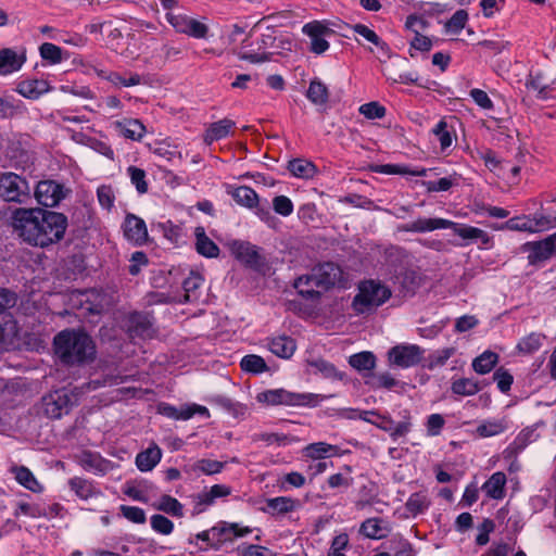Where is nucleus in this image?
Segmentation results:
<instances>
[{"instance_id":"obj_1","label":"nucleus","mask_w":556,"mask_h":556,"mask_svg":"<svg viewBox=\"0 0 556 556\" xmlns=\"http://www.w3.org/2000/svg\"><path fill=\"white\" fill-rule=\"evenodd\" d=\"M67 226L66 217L58 212L39 207L16 208L12 227L17 236L30 245L48 247L60 241Z\"/></svg>"},{"instance_id":"obj_2","label":"nucleus","mask_w":556,"mask_h":556,"mask_svg":"<svg viewBox=\"0 0 556 556\" xmlns=\"http://www.w3.org/2000/svg\"><path fill=\"white\" fill-rule=\"evenodd\" d=\"M56 355L65 363L84 362L94 355V345L85 332L65 330L54 339Z\"/></svg>"},{"instance_id":"obj_3","label":"nucleus","mask_w":556,"mask_h":556,"mask_svg":"<svg viewBox=\"0 0 556 556\" xmlns=\"http://www.w3.org/2000/svg\"><path fill=\"white\" fill-rule=\"evenodd\" d=\"M392 295V291L386 283L369 279L359 283L358 292L353 300V308L359 314L375 312L383 305Z\"/></svg>"},{"instance_id":"obj_4","label":"nucleus","mask_w":556,"mask_h":556,"mask_svg":"<svg viewBox=\"0 0 556 556\" xmlns=\"http://www.w3.org/2000/svg\"><path fill=\"white\" fill-rule=\"evenodd\" d=\"M338 276L339 269L333 264H324L314 269L309 276L300 277L294 287L302 295L313 298L320 292L319 289L326 290L333 286Z\"/></svg>"},{"instance_id":"obj_5","label":"nucleus","mask_w":556,"mask_h":556,"mask_svg":"<svg viewBox=\"0 0 556 556\" xmlns=\"http://www.w3.org/2000/svg\"><path fill=\"white\" fill-rule=\"evenodd\" d=\"M321 396L314 393L292 392L286 389L265 390L256 395V401L268 406H315L319 403Z\"/></svg>"},{"instance_id":"obj_6","label":"nucleus","mask_w":556,"mask_h":556,"mask_svg":"<svg viewBox=\"0 0 556 556\" xmlns=\"http://www.w3.org/2000/svg\"><path fill=\"white\" fill-rule=\"evenodd\" d=\"M75 401L76 395L68 390H55L42 399L41 410L47 417L56 419L67 414Z\"/></svg>"},{"instance_id":"obj_7","label":"nucleus","mask_w":556,"mask_h":556,"mask_svg":"<svg viewBox=\"0 0 556 556\" xmlns=\"http://www.w3.org/2000/svg\"><path fill=\"white\" fill-rule=\"evenodd\" d=\"M552 226V220L549 217L543 214H534L533 216H518L508 219L506 223L502 225L493 226L495 230H514V231H525V232H540L547 230Z\"/></svg>"},{"instance_id":"obj_8","label":"nucleus","mask_w":556,"mask_h":556,"mask_svg":"<svg viewBox=\"0 0 556 556\" xmlns=\"http://www.w3.org/2000/svg\"><path fill=\"white\" fill-rule=\"evenodd\" d=\"M29 197L28 182L14 173H3L0 175V198L10 202L22 203Z\"/></svg>"},{"instance_id":"obj_9","label":"nucleus","mask_w":556,"mask_h":556,"mask_svg":"<svg viewBox=\"0 0 556 556\" xmlns=\"http://www.w3.org/2000/svg\"><path fill=\"white\" fill-rule=\"evenodd\" d=\"M424 353L425 351L416 344L402 343L389 350L388 362L391 366L409 368L422 359Z\"/></svg>"},{"instance_id":"obj_10","label":"nucleus","mask_w":556,"mask_h":556,"mask_svg":"<svg viewBox=\"0 0 556 556\" xmlns=\"http://www.w3.org/2000/svg\"><path fill=\"white\" fill-rule=\"evenodd\" d=\"M166 20L177 33L185 34L197 39H204L207 36L208 27L187 15L167 13Z\"/></svg>"},{"instance_id":"obj_11","label":"nucleus","mask_w":556,"mask_h":556,"mask_svg":"<svg viewBox=\"0 0 556 556\" xmlns=\"http://www.w3.org/2000/svg\"><path fill=\"white\" fill-rule=\"evenodd\" d=\"M67 190L54 180H42L37 184L35 198L46 207L56 206L65 197Z\"/></svg>"},{"instance_id":"obj_12","label":"nucleus","mask_w":556,"mask_h":556,"mask_svg":"<svg viewBox=\"0 0 556 556\" xmlns=\"http://www.w3.org/2000/svg\"><path fill=\"white\" fill-rule=\"evenodd\" d=\"M22 342V331L10 314H0V349H16Z\"/></svg>"},{"instance_id":"obj_13","label":"nucleus","mask_w":556,"mask_h":556,"mask_svg":"<svg viewBox=\"0 0 556 556\" xmlns=\"http://www.w3.org/2000/svg\"><path fill=\"white\" fill-rule=\"evenodd\" d=\"M26 48L0 49V76H8L18 72L26 63Z\"/></svg>"},{"instance_id":"obj_14","label":"nucleus","mask_w":556,"mask_h":556,"mask_svg":"<svg viewBox=\"0 0 556 556\" xmlns=\"http://www.w3.org/2000/svg\"><path fill=\"white\" fill-rule=\"evenodd\" d=\"M302 31L311 38L312 52L320 54L328 50L329 43L326 40V37L332 35L333 30L325 24L314 21L305 24Z\"/></svg>"},{"instance_id":"obj_15","label":"nucleus","mask_w":556,"mask_h":556,"mask_svg":"<svg viewBox=\"0 0 556 556\" xmlns=\"http://www.w3.org/2000/svg\"><path fill=\"white\" fill-rule=\"evenodd\" d=\"M251 532L252 529L250 527H244L237 522L218 521L213 526V536L218 548L225 542L232 541L236 538H243Z\"/></svg>"},{"instance_id":"obj_16","label":"nucleus","mask_w":556,"mask_h":556,"mask_svg":"<svg viewBox=\"0 0 556 556\" xmlns=\"http://www.w3.org/2000/svg\"><path fill=\"white\" fill-rule=\"evenodd\" d=\"M523 249L529 252V262L531 264L545 261L556 255V232L542 241L526 243Z\"/></svg>"},{"instance_id":"obj_17","label":"nucleus","mask_w":556,"mask_h":556,"mask_svg":"<svg viewBox=\"0 0 556 556\" xmlns=\"http://www.w3.org/2000/svg\"><path fill=\"white\" fill-rule=\"evenodd\" d=\"M126 239L134 244L141 245L148 240V230L144 220L134 214H127L123 224Z\"/></svg>"},{"instance_id":"obj_18","label":"nucleus","mask_w":556,"mask_h":556,"mask_svg":"<svg viewBox=\"0 0 556 556\" xmlns=\"http://www.w3.org/2000/svg\"><path fill=\"white\" fill-rule=\"evenodd\" d=\"M159 412L174 419L188 420L192 418L195 414L202 415L204 417H210L208 409L205 406L198 404H188L184 405L179 408L168 405V404H160Z\"/></svg>"},{"instance_id":"obj_19","label":"nucleus","mask_w":556,"mask_h":556,"mask_svg":"<svg viewBox=\"0 0 556 556\" xmlns=\"http://www.w3.org/2000/svg\"><path fill=\"white\" fill-rule=\"evenodd\" d=\"M301 453L306 460H323L339 456L340 448L337 445L319 441L307 444L302 448Z\"/></svg>"},{"instance_id":"obj_20","label":"nucleus","mask_w":556,"mask_h":556,"mask_svg":"<svg viewBox=\"0 0 556 556\" xmlns=\"http://www.w3.org/2000/svg\"><path fill=\"white\" fill-rule=\"evenodd\" d=\"M68 486L75 495L81 501H88L90 498L103 496L102 491L97 488L96 483L91 480L73 477L68 480Z\"/></svg>"},{"instance_id":"obj_21","label":"nucleus","mask_w":556,"mask_h":556,"mask_svg":"<svg viewBox=\"0 0 556 556\" xmlns=\"http://www.w3.org/2000/svg\"><path fill=\"white\" fill-rule=\"evenodd\" d=\"M453 226V222L444 218L419 217L408 224L403 229L408 232H428L437 229H447Z\"/></svg>"},{"instance_id":"obj_22","label":"nucleus","mask_w":556,"mask_h":556,"mask_svg":"<svg viewBox=\"0 0 556 556\" xmlns=\"http://www.w3.org/2000/svg\"><path fill=\"white\" fill-rule=\"evenodd\" d=\"M231 254L241 263L254 266L258 262V254L254 245L249 242L235 240L229 243Z\"/></svg>"},{"instance_id":"obj_23","label":"nucleus","mask_w":556,"mask_h":556,"mask_svg":"<svg viewBox=\"0 0 556 556\" xmlns=\"http://www.w3.org/2000/svg\"><path fill=\"white\" fill-rule=\"evenodd\" d=\"M226 191L236 201L237 204L247 208H254L258 204L257 193L248 186H231L226 187Z\"/></svg>"},{"instance_id":"obj_24","label":"nucleus","mask_w":556,"mask_h":556,"mask_svg":"<svg viewBox=\"0 0 556 556\" xmlns=\"http://www.w3.org/2000/svg\"><path fill=\"white\" fill-rule=\"evenodd\" d=\"M508 429V420L506 417L489 418L480 421L475 430L478 438L485 439L504 433Z\"/></svg>"},{"instance_id":"obj_25","label":"nucleus","mask_w":556,"mask_h":556,"mask_svg":"<svg viewBox=\"0 0 556 556\" xmlns=\"http://www.w3.org/2000/svg\"><path fill=\"white\" fill-rule=\"evenodd\" d=\"M10 472L14 476V479L18 484L34 493H42L45 488L37 480L34 473L25 466L13 465L10 468Z\"/></svg>"},{"instance_id":"obj_26","label":"nucleus","mask_w":556,"mask_h":556,"mask_svg":"<svg viewBox=\"0 0 556 556\" xmlns=\"http://www.w3.org/2000/svg\"><path fill=\"white\" fill-rule=\"evenodd\" d=\"M506 475L502 471L494 472L482 485L485 495L493 500H502L505 496Z\"/></svg>"},{"instance_id":"obj_27","label":"nucleus","mask_w":556,"mask_h":556,"mask_svg":"<svg viewBox=\"0 0 556 556\" xmlns=\"http://www.w3.org/2000/svg\"><path fill=\"white\" fill-rule=\"evenodd\" d=\"M194 237L195 250L199 254L208 258L218 256L219 248L206 236L203 227L199 226L194 229Z\"/></svg>"},{"instance_id":"obj_28","label":"nucleus","mask_w":556,"mask_h":556,"mask_svg":"<svg viewBox=\"0 0 556 556\" xmlns=\"http://www.w3.org/2000/svg\"><path fill=\"white\" fill-rule=\"evenodd\" d=\"M268 348L278 357L290 358L296 350V344L290 337L277 336L270 339Z\"/></svg>"},{"instance_id":"obj_29","label":"nucleus","mask_w":556,"mask_h":556,"mask_svg":"<svg viewBox=\"0 0 556 556\" xmlns=\"http://www.w3.org/2000/svg\"><path fill=\"white\" fill-rule=\"evenodd\" d=\"M47 91H49V84L43 79H27L17 85V92L30 100L38 99Z\"/></svg>"},{"instance_id":"obj_30","label":"nucleus","mask_w":556,"mask_h":556,"mask_svg":"<svg viewBox=\"0 0 556 556\" xmlns=\"http://www.w3.org/2000/svg\"><path fill=\"white\" fill-rule=\"evenodd\" d=\"M299 505V502L289 496H277L266 501V508L263 511L268 514H287L293 511Z\"/></svg>"},{"instance_id":"obj_31","label":"nucleus","mask_w":556,"mask_h":556,"mask_svg":"<svg viewBox=\"0 0 556 556\" xmlns=\"http://www.w3.org/2000/svg\"><path fill=\"white\" fill-rule=\"evenodd\" d=\"M161 458L160 447L153 445L137 455L136 465L140 471H150L160 463Z\"/></svg>"},{"instance_id":"obj_32","label":"nucleus","mask_w":556,"mask_h":556,"mask_svg":"<svg viewBox=\"0 0 556 556\" xmlns=\"http://www.w3.org/2000/svg\"><path fill=\"white\" fill-rule=\"evenodd\" d=\"M235 123L230 119H222L210 125L206 129L204 141L211 144L213 141L226 138L232 130Z\"/></svg>"},{"instance_id":"obj_33","label":"nucleus","mask_w":556,"mask_h":556,"mask_svg":"<svg viewBox=\"0 0 556 556\" xmlns=\"http://www.w3.org/2000/svg\"><path fill=\"white\" fill-rule=\"evenodd\" d=\"M115 128L122 136L131 140H140L146 132L143 124L138 119L116 122Z\"/></svg>"},{"instance_id":"obj_34","label":"nucleus","mask_w":556,"mask_h":556,"mask_svg":"<svg viewBox=\"0 0 556 556\" xmlns=\"http://www.w3.org/2000/svg\"><path fill=\"white\" fill-rule=\"evenodd\" d=\"M288 169L292 176L301 179H311L317 174V167L308 160L294 159L289 162Z\"/></svg>"},{"instance_id":"obj_35","label":"nucleus","mask_w":556,"mask_h":556,"mask_svg":"<svg viewBox=\"0 0 556 556\" xmlns=\"http://www.w3.org/2000/svg\"><path fill=\"white\" fill-rule=\"evenodd\" d=\"M361 532L369 539L378 540L384 538L389 529L386 521L379 518H369L362 523Z\"/></svg>"},{"instance_id":"obj_36","label":"nucleus","mask_w":556,"mask_h":556,"mask_svg":"<svg viewBox=\"0 0 556 556\" xmlns=\"http://www.w3.org/2000/svg\"><path fill=\"white\" fill-rule=\"evenodd\" d=\"M372 170L380 174L386 175H412L424 177L427 175L426 168H409L403 165L396 164H384V165H376L372 167Z\"/></svg>"},{"instance_id":"obj_37","label":"nucleus","mask_w":556,"mask_h":556,"mask_svg":"<svg viewBox=\"0 0 556 556\" xmlns=\"http://www.w3.org/2000/svg\"><path fill=\"white\" fill-rule=\"evenodd\" d=\"M451 390L460 396H472L481 390L480 383L472 378H458L452 381Z\"/></svg>"},{"instance_id":"obj_38","label":"nucleus","mask_w":556,"mask_h":556,"mask_svg":"<svg viewBox=\"0 0 556 556\" xmlns=\"http://www.w3.org/2000/svg\"><path fill=\"white\" fill-rule=\"evenodd\" d=\"M498 363V355L492 351H484L473 358L472 369L479 375L489 374Z\"/></svg>"},{"instance_id":"obj_39","label":"nucleus","mask_w":556,"mask_h":556,"mask_svg":"<svg viewBox=\"0 0 556 556\" xmlns=\"http://www.w3.org/2000/svg\"><path fill=\"white\" fill-rule=\"evenodd\" d=\"M154 508L161 511H164L174 517L181 518L184 517V506L175 497L170 495H162L156 503H154Z\"/></svg>"},{"instance_id":"obj_40","label":"nucleus","mask_w":556,"mask_h":556,"mask_svg":"<svg viewBox=\"0 0 556 556\" xmlns=\"http://www.w3.org/2000/svg\"><path fill=\"white\" fill-rule=\"evenodd\" d=\"M349 364L357 371H369L376 366V356L369 351L359 352L349 357Z\"/></svg>"},{"instance_id":"obj_41","label":"nucleus","mask_w":556,"mask_h":556,"mask_svg":"<svg viewBox=\"0 0 556 556\" xmlns=\"http://www.w3.org/2000/svg\"><path fill=\"white\" fill-rule=\"evenodd\" d=\"M204 278L201 274L191 271L184 281L185 301L190 302L198 299V290L202 287Z\"/></svg>"},{"instance_id":"obj_42","label":"nucleus","mask_w":556,"mask_h":556,"mask_svg":"<svg viewBox=\"0 0 556 556\" xmlns=\"http://www.w3.org/2000/svg\"><path fill=\"white\" fill-rule=\"evenodd\" d=\"M97 75L101 78H104L109 81H111L114 85H122L125 87L128 86H135L138 85L141 80L140 75L138 74H130L129 78H123L118 73L106 71V70H99L94 68Z\"/></svg>"},{"instance_id":"obj_43","label":"nucleus","mask_w":556,"mask_h":556,"mask_svg":"<svg viewBox=\"0 0 556 556\" xmlns=\"http://www.w3.org/2000/svg\"><path fill=\"white\" fill-rule=\"evenodd\" d=\"M309 101L313 103H326L329 101V91L327 86L320 81L319 79H313L309 84V87L307 89L306 93Z\"/></svg>"},{"instance_id":"obj_44","label":"nucleus","mask_w":556,"mask_h":556,"mask_svg":"<svg viewBox=\"0 0 556 556\" xmlns=\"http://www.w3.org/2000/svg\"><path fill=\"white\" fill-rule=\"evenodd\" d=\"M430 504L429 497L425 492H417L409 496L406 508L412 515H418L425 511Z\"/></svg>"},{"instance_id":"obj_45","label":"nucleus","mask_w":556,"mask_h":556,"mask_svg":"<svg viewBox=\"0 0 556 556\" xmlns=\"http://www.w3.org/2000/svg\"><path fill=\"white\" fill-rule=\"evenodd\" d=\"M242 370L252 374H261L267 369L265 361L258 355H245L240 362Z\"/></svg>"},{"instance_id":"obj_46","label":"nucleus","mask_w":556,"mask_h":556,"mask_svg":"<svg viewBox=\"0 0 556 556\" xmlns=\"http://www.w3.org/2000/svg\"><path fill=\"white\" fill-rule=\"evenodd\" d=\"M543 340L544 336L540 333H530L519 341L517 349L521 353L531 354L542 346Z\"/></svg>"},{"instance_id":"obj_47","label":"nucleus","mask_w":556,"mask_h":556,"mask_svg":"<svg viewBox=\"0 0 556 556\" xmlns=\"http://www.w3.org/2000/svg\"><path fill=\"white\" fill-rule=\"evenodd\" d=\"M280 490H288L289 488H302L306 483V478L299 471H291L283 475L278 480Z\"/></svg>"},{"instance_id":"obj_48","label":"nucleus","mask_w":556,"mask_h":556,"mask_svg":"<svg viewBox=\"0 0 556 556\" xmlns=\"http://www.w3.org/2000/svg\"><path fill=\"white\" fill-rule=\"evenodd\" d=\"M46 515L47 511L43 506L39 504H28L24 502L18 503L14 511L15 517L27 516L30 518H42V516Z\"/></svg>"},{"instance_id":"obj_49","label":"nucleus","mask_w":556,"mask_h":556,"mask_svg":"<svg viewBox=\"0 0 556 556\" xmlns=\"http://www.w3.org/2000/svg\"><path fill=\"white\" fill-rule=\"evenodd\" d=\"M353 30H354V33H356L357 35L362 36L367 41L374 43L375 46H377L381 50H387L388 49V45L384 41H382L379 38V36L372 29L367 27L366 25H364V24H355L353 26Z\"/></svg>"},{"instance_id":"obj_50","label":"nucleus","mask_w":556,"mask_h":556,"mask_svg":"<svg viewBox=\"0 0 556 556\" xmlns=\"http://www.w3.org/2000/svg\"><path fill=\"white\" fill-rule=\"evenodd\" d=\"M433 134L438 137L442 150L450 148L453 143V137L448 129L445 118H442L433 128Z\"/></svg>"},{"instance_id":"obj_51","label":"nucleus","mask_w":556,"mask_h":556,"mask_svg":"<svg viewBox=\"0 0 556 556\" xmlns=\"http://www.w3.org/2000/svg\"><path fill=\"white\" fill-rule=\"evenodd\" d=\"M455 235L459 236L462 239L469 242H475L478 235H481V229L465 225V224H456L453 222V226L451 227Z\"/></svg>"},{"instance_id":"obj_52","label":"nucleus","mask_w":556,"mask_h":556,"mask_svg":"<svg viewBox=\"0 0 556 556\" xmlns=\"http://www.w3.org/2000/svg\"><path fill=\"white\" fill-rule=\"evenodd\" d=\"M40 55L51 64H58L62 61V49L53 43L45 42L39 48Z\"/></svg>"},{"instance_id":"obj_53","label":"nucleus","mask_w":556,"mask_h":556,"mask_svg":"<svg viewBox=\"0 0 556 556\" xmlns=\"http://www.w3.org/2000/svg\"><path fill=\"white\" fill-rule=\"evenodd\" d=\"M127 173L137 191L141 194L146 193L148 191V184L146 181L144 170L135 166H129L127 168Z\"/></svg>"},{"instance_id":"obj_54","label":"nucleus","mask_w":556,"mask_h":556,"mask_svg":"<svg viewBox=\"0 0 556 556\" xmlns=\"http://www.w3.org/2000/svg\"><path fill=\"white\" fill-rule=\"evenodd\" d=\"M151 528L163 535H168L174 530V523L167 517L163 515H153L151 517Z\"/></svg>"},{"instance_id":"obj_55","label":"nucleus","mask_w":556,"mask_h":556,"mask_svg":"<svg viewBox=\"0 0 556 556\" xmlns=\"http://www.w3.org/2000/svg\"><path fill=\"white\" fill-rule=\"evenodd\" d=\"M468 13L465 10L456 11L446 22L445 27L448 31L458 34L466 25Z\"/></svg>"},{"instance_id":"obj_56","label":"nucleus","mask_w":556,"mask_h":556,"mask_svg":"<svg viewBox=\"0 0 556 556\" xmlns=\"http://www.w3.org/2000/svg\"><path fill=\"white\" fill-rule=\"evenodd\" d=\"M122 515L134 523H144L147 520L146 513L142 508L137 506L122 505L119 507Z\"/></svg>"},{"instance_id":"obj_57","label":"nucleus","mask_w":556,"mask_h":556,"mask_svg":"<svg viewBox=\"0 0 556 556\" xmlns=\"http://www.w3.org/2000/svg\"><path fill=\"white\" fill-rule=\"evenodd\" d=\"M273 208L274 211L283 216H290L293 213V203L286 195H277L273 199Z\"/></svg>"},{"instance_id":"obj_58","label":"nucleus","mask_w":556,"mask_h":556,"mask_svg":"<svg viewBox=\"0 0 556 556\" xmlns=\"http://www.w3.org/2000/svg\"><path fill=\"white\" fill-rule=\"evenodd\" d=\"M198 541L205 543L206 547L218 549L216 540L213 536V527L189 538L188 543L191 545H198Z\"/></svg>"},{"instance_id":"obj_59","label":"nucleus","mask_w":556,"mask_h":556,"mask_svg":"<svg viewBox=\"0 0 556 556\" xmlns=\"http://www.w3.org/2000/svg\"><path fill=\"white\" fill-rule=\"evenodd\" d=\"M454 353H455L454 348H445V349L437 351L435 353H433L430 356L429 367L434 368V367L443 366L446 363V361L452 355H454Z\"/></svg>"},{"instance_id":"obj_60","label":"nucleus","mask_w":556,"mask_h":556,"mask_svg":"<svg viewBox=\"0 0 556 556\" xmlns=\"http://www.w3.org/2000/svg\"><path fill=\"white\" fill-rule=\"evenodd\" d=\"M98 201L103 208L110 210L115 200L113 189L110 186H101L97 191Z\"/></svg>"},{"instance_id":"obj_61","label":"nucleus","mask_w":556,"mask_h":556,"mask_svg":"<svg viewBox=\"0 0 556 556\" xmlns=\"http://www.w3.org/2000/svg\"><path fill=\"white\" fill-rule=\"evenodd\" d=\"M493 379L496 382L497 388L502 392H507L513 384V376L507 370H505L503 368H498L494 372Z\"/></svg>"},{"instance_id":"obj_62","label":"nucleus","mask_w":556,"mask_h":556,"mask_svg":"<svg viewBox=\"0 0 556 556\" xmlns=\"http://www.w3.org/2000/svg\"><path fill=\"white\" fill-rule=\"evenodd\" d=\"M240 556H274V554L266 547L260 545H240L238 547Z\"/></svg>"},{"instance_id":"obj_63","label":"nucleus","mask_w":556,"mask_h":556,"mask_svg":"<svg viewBox=\"0 0 556 556\" xmlns=\"http://www.w3.org/2000/svg\"><path fill=\"white\" fill-rule=\"evenodd\" d=\"M223 464L213 459H201L197 462L195 469L205 475H214L222 470Z\"/></svg>"},{"instance_id":"obj_64","label":"nucleus","mask_w":556,"mask_h":556,"mask_svg":"<svg viewBox=\"0 0 556 556\" xmlns=\"http://www.w3.org/2000/svg\"><path fill=\"white\" fill-rule=\"evenodd\" d=\"M445 421L444 418L440 414H431L427 419V433L431 437L438 435Z\"/></svg>"}]
</instances>
